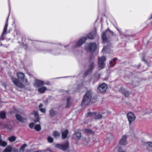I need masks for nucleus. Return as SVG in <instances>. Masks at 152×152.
<instances>
[{"label": "nucleus", "mask_w": 152, "mask_h": 152, "mask_svg": "<svg viewBox=\"0 0 152 152\" xmlns=\"http://www.w3.org/2000/svg\"><path fill=\"white\" fill-rule=\"evenodd\" d=\"M55 147L57 148L60 149L64 151H65L68 149L69 142L68 141H66L63 144H56L55 145Z\"/></svg>", "instance_id": "f03ea898"}, {"label": "nucleus", "mask_w": 152, "mask_h": 152, "mask_svg": "<svg viewBox=\"0 0 152 152\" xmlns=\"http://www.w3.org/2000/svg\"><path fill=\"white\" fill-rule=\"evenodd\" d=\"M117 60V58H114L113 59V61L114 63H115V62Z\"/></svg>", "instance_id": "37998d69"}, {"label": "nucleus", "mask_w": 152, "mask_h": 152, "mask_svg": "<svg viewBox=\"0 0 152 152\" xmlns=\"http://www.w3.org/2000/svg\"><path fill=\"white\" fill-rule=\"evenodd\" d=\"M150 114L151 115H152V112L150 113Z\"/></svg>", "instance_id": "09e8293b"}, {"label": "nucleus", "mask_w": 152, "mask_h": 152, "mask_svg": "<svg viewBox=\"0 0 152 152\" xmlns=\"http://www.w3.org/2000/svg\"><path fill=\"white\" fill-rule=\"evenodd\" d=\"M32 115L34 116V121L35 122H39V118L38 114L37 112L36 111H33L31 112Z\"/></svg>", "instance_id": "1a4fd4ad"}, {"label": "nucleus", "mask_w": 152, "mask_h": 152, "mask_svg": "<svg viewBox=\"0 0 152 152\" xmlns=\"http://www.w3.org/2000/svg\"><path fill=\"white\" fill-rule=\"evenodd\" d=\"M53 135L54 137H57L60 136V134L58 132L56 131H55L53 132Z\"/></svg>", "instance_id": "2f4dec72"}, {"label": "nucleus", "mask_w": 152, "mask_h": 152, "mask_svg": "<svg viewBox=\"0 0 152 152\" xmlns=\"http://www.w3.org/2000/svg\"><path fill=\"white\" fill-rule=\"evenodd\" d=\"M106 60V57L104 56H102L101 57H99L98 59V62H99L100 60L101 62L104 63V61Z\"/></svg>", "instance_id": "a878e982"}, {"label": "nucleus", "mask_w": 152, "mask_h": 152, "mask_svg": "<svg viewBox=\"0 0 152 152\" xmlns=\"http://www.w3.org/2000/svg\"><path fill=\"white\" fill-rule=\"evenodd\" d=\"M145 145L147 147V150L151 152H152V142H148L146 143Z\"/></svg>", "instance_id": "4468645a"}, {"label": "nucleus", "mask_w": 152, "mask_h": 152, "mask_svg": "<svg viewBox=\"0 0 152 152\" xmlns=\"http://www.w3.org/2000/svg\"><path fill=\"white\" fill-rule=\"evenodd\" d=\"M96 47L97 46L96 44L95 43H92L89 44L88 46H86V49L87 51L93 52L95 50Z\"/></svg>", "instance_id": "20e7f679"}, {"label": "nucleus", "mask_w": 152, "mask_h": 152, "mask_svg": "<svg viewBox=\"0 0 152 152\" xmlns=\"http://www.w3.org/2000/svg\"><path fill=\"white\" fill-rule=\"evenodd\" d=\"M117 29L118 30V31H119V32L121 33L120 31L119 30H118V29Z\"/></svg>", "instance_id": "49530a36"}, {"label": "nucleus", "mask_w": 152, "mask_h": 152, "mask_svg": "<svg viewBox=\"0 0 152 152\" xmlns=\"http://www.w3.org/2000/svg\"><path fill=\"white\" fill-rule=\"evenodd\" d=\"M27 145L26 144H24L22 146L20 147V148L19 149L20 150V152L21 151H24L25 148L26 147Z\"/></svg>", "instance_id": "72a5a7b5"}, {"label": "nucleus", "mask_w": 152, "mask_h": 152, "mask_svg": "<svg viewBox=\"0 0 152 152\" xmlns=\"http://www.w3.org/2000/svg\"><path fill=\"white\" fill-rule=\"evenodd\" d=\"M42 105L41 104H40L39 105V109H40V108H41V107H42Z\"/></svg>", "instance_id": "c03bdc74"}, {"label": "nucleus", "mask_w": 152, "mask_h": 152, "mask_svg": "<svg viewBox=\"0 0 152 152\" xmlns=\"http://www.w3.org/2000/svg\"><path fill=\"white\" fill-rule=\"evenodd\" d=\"M107 88V85L104 83H103L99 85L98 89L100 91L104 92L106 91Z\"/></svg>", "instance_id": "6e6552de"}, {"label": "nucleus", "mask_w": 152, "mask_h": 152, "mask_svg": "<svg viewBox=\"0 0 152 152\" xmlns=\"http://www.w3.org/2000/svg\"><path fill=\"white\" fill-rule=\"evenodd\" d=\"M8 26V20H7L4 27L3 31L2 34V35L5 34L7 31V28Z\"/></svg>", "instance_id": "5701e85b"}, {"label": "nucleus", "mask_w": 152, "mask_h": 152, "mask_svg": "<svg viewBox=\"0 0 152 152\" xmlns=\"http://www.w3.org/2000/svg\"><path fill=\"white\" fill-rule=\"evenodd\" d=\"M44 84V82L43 81L40 80H37L35 81L34 86L36 87H38L42 86Z\"/></svg>", "instance_id": "9b49d317"}, {"label": "nucleus", "mask_w": 152, "mask_h": 152, "mask_svg": "<svg viewBox=\"0 0 152 152\" xmlns=\"http://www.w3.org/2000/svg\"><path fill=\"white\" fill-rule=\"evenodd\" d=\"M134 138H135V139H136L137 140V137H134Z\"/></svg>", "instance_id": "a18cd8bd"}, {"label": "nucleus", "mask_w": 152, "mask_h": 152, "mask_svg": "<svg viewBox=\"0 0 152 152\" xmlns=\"http://www.w3.org/2000/svg\"><path fill=\"white\" fill-rule=\"evenodd\" d=\"M127 137L128 136L127 135L125 134L123 135L119 141L118 144L119 145H126L128 143L127 140Z\"/></svg>", "instance_id": "7ed1b4c3"}, {"label": "nucleus", "mask_w": 152, "mask_h": 152, "mask_svg": "<svg viewBox=\"0 0 152 152\" xmlns=\"http://www.w3.org/2000/svg\"><path fill=\"white\" fill-rule=\"evenodd\" d=\"M113 137L112 135L110 134H108L106 135V139L107 140H110Z\"/></svg>", "instance_id": "c756f323"}, {"label": "nucleus", "mask_w": 152, "mask_h": 152, "mask_svg": "<svg viewBox=\"0 0 152 152\" xmlns=\"http://www.w3.org/2000/svg\"><path fill=\"white\" fill-rule=\"evenodd\" d=\"M127 117L130 124H131L134 122L136 118L134 115L131 112H129L127 114Z\"/></svg>", "instance_id": "0eeeda50"}, {"label": "nucleus", "mask_w": 152, "mask_h": 152, "mask_svg": "<svg viewBox=\"0 0 152 152\" xmlns=\"http://www.w3.org/2000/svg\"><path fill=\"white\" fill-rule=\"evenodd\" d=\"M34 129L37 131H39L41 129V127L40 124L36 125L34 128Z\"/></svg>", "instance_id": "cd10ccee"}, {"label": "nucleus", "mask_w": 152, "mask_h": 152, "mask_svg": "<svg viewBox=\"0 0 152 152\" xmlns=\"http://www.w3.org/2000/svg\"><path fill=\"white\" fill-rule=\"evenodd\" d=\"M48 142L50 143H52L53 142V139L50 136H48L47 138Z\"/></svg>", "instance_id": "e433bc0d"}, {"label": "nucleus", "mask_w": 152, "mask_h": 152, "mask_svg": "<svg viewBox=\"0 0 152 152\" xmlns=\"http://www.w3.org/2000/svg\"><path fill=\"white\" fill-rule=\"evenodd\" d=\"M17 119L21 122H24L26 121V119L23 118L20 115L17 114L16 115Z\"/></svg>", "instance_id": "2eb2a0df"}, {"label": "nucleus", "mask_w": 152, "mask_h": 152, "mask_svg": "<svg viewBox=\"0 0 152 152\" xmlns=\"http://www.w3.org/2000/svg\"><path fill=\"white\" fill-rule=\"evenodd\" d=\"M6 115L5 113L4 112H1L0 113V117L4 119L5 118Z\"/></svg>", "instance_id": "7c9ffc66"}, {"label": "nucleus", "mask_w": 152, "mask_h": 152, "mask_svg": "<svg viewBox=\"0 0 152 152\" xmlns=\"http://www.w3.org/2000/svg\"><path fill=\"white\" fill-rule=\"evenodd\" d=\"M34 125V123L32 122L29 124V126L30 128L32 129L33 128Z\"/></svg>", "instance_id": "4c0bfd02"}, {"label": "nucleus", "mask_w": 152, "mask_h": 152, "mask_svg": "<svg viewBox=\"0 0 152 152\" xmlns=\"http://www.w3.org/2000/svg\"><path fill=\"white\" fill-rule=\"evenodd\" d=\"M17 77L19 80L22 83H27V80L25 79L24 74L22 72H18L17 74Z\"/></svg>", "instance_id": "39448f33"}, {"label": "nucleus", "mask_w": 152, "mask_h": 152, "mask_svg": "<svg viewBox=\"0 0 152 152\" xmlns=\"http://www.w3.org/2000/svg\"><path fill=\"white\" fill-rule=\"evenodd\" d=\"M89 139L88 138L83 139L82 140V144L84 145L88 146L89 145Z\"/></svg>", "instance_id": "dca6fc26"}, {"label": "nucleus", "mask_w": 152, "mask_h": 152, "mask_svg": "<svg viewBox=\"0 0 152 152\" xmlns=\"http://www.w3.org/2000/svg\"><path fill=\"white\" fill-rule=\"evenodd\" d=\"M39 110L42 113H45V109L40 108Z\"/></svg>", "instance_id": "a19ab883"}, {"label": "nucleus", "mask_w": 152, "mask_h": 152, "mask_svg": "<svg viewBox=\"0 0 152 152\" xmlns=\"http://www.w3.org/2000/svg\"><path fill=\"white\" fill-rule=\"evenodd\" d=\"M50 114L51 116H53L55 114V112L53 110H50Z\"/></svg>", "instance_id": "ea45409f"}, {"label": "nucleus", "mask_w": 152, "mask_h": 152, "mask_svg": "<svg viewBox=\"0 0 152 152\" xmlns=\"http://www.w3.org/2000/svg\"><path fill=\"white\" fill-rule=\"evenodd\" d=\"M72 137L73 138L76 140H79L81 137V134L80 133H76L73 134Z\"/></svg>", "instance_id": "f3484780"}, {"label": "nucleus", "mask_w": 152, "mask_h": 152, "mask_svg": "<svg viewBox=\"0 0 152 152\" xmlns=\"http://www.w3.org/2000/svg\"><path fill=\"white\" fill-rule=\"evenodd\" d=\"M109 64L110 66L112 67L115 65V63L113 61H110L109 63Z\"/></svg>", "instance_id": "58836bf2"}, {"label": "nucleus", "mask_w": 152, "mask_h": 152, "mask_svg": "<svg viewBox=\"0 0 152 152\" xmlns=\"http://www.w3.org/2000/svg\"><path fill=\"white\" fill-rule=\"evenodd\" d=\"M87 37L89 39H93L94 37V34L92 33H89L88 34Z\"/></svg>", "instance_id": "c9c22d12"}, {"label": "nucleus", "mask_w": 152, "mask_h": 152, "mask_svg": "<svg viewBox=\"0 0 152 152\" xmlns=\"http://www.w3.org/2000/svg\"><path fill=\"white\" fill-rule=\"evenodd\" d=\"M91 93L90 91H88L85 94L82 103V105H88L91 100Z\"/></svg>", "instance_id": "f257e3e1"}, {"label": "nucleus", "mask_w": 152, "mask_h": 152, "mask_svg": "<svg viewBox=\"0 0 152 152\" xmlns=\"http://www.w3.org/2000/svg\"><path fill=\"white\" fill-rule=\"evenodd\" d=\"M98 65L99 69H101L104 67L105 64L104 63L101 62L99 60V62H98Z\"/></svg>", "instance_id": "6ab92c4d"}, {"label": "nucleus", "mask_w": 152, "mask_h": 152, "mask_svg": "<svg viewBox=\"0 0 152 152\" xmlns=\"http://www.w3.org/2000/svg\"><path fill=\"white\" fill-rule=\"evenodd\" d=\"M12 80L13 83L16 86L20 88L24 87V85L22 83L18 82V80L16 78H12Z\"/></svg>", "instance_id": "9d476101"}, {"label": "nucleus", "mask_w": 152, "mask_h": 152, "mask_svg": "<svg viewBox=\"0 0 152 152\" xmlns=\"http://www.w3.org/2000/svg\"><path fill=\"white\" fill-rule=\"evenodd\" d=\"M83 131L86 133L91 134H94V133L91 129H84Z\"/></svg>", "instance_id": "c85d7f7f"}, {"label": "nucleus", "mask_w": 152, "mask_h": 152, "mask_svg": "<svg viewBox=\"0 0 152 152\" xmlns=\"http://www.w3.org/2000/svg\"><path fill=\"white\" fill-rule=\"evenodd\" d=\"M94 62H93L91 63L90 66H89V69L87 71V72L88 73H91V70L92 69H93L94 68Z\"/></svg>", "instance_id": "393cba45"}, {"label": "nucleus", "mask_w": 152, "mask_h": 152, "mask_svg": "<svg viewBox=\"0 0 152 152\" xmlns=\"http://www.w3.org/2000/svg\"><path fill=\"white\" fill-rule=\"evenodd\" d=\"M7 145L6 142L3 141L1 138V135H0V145L2 147H5Z\"/></svg>", "instance_id": "412c9836"}, {"label": "nucleus", "mask_w": 152, "mask_h": 152, "mask_svg": "<svg viewBox=\"0 0 152 152\" xmlns=\"http://www.w3.org/2000/svg\"><path fill=\"white\" fill-rule=\"evenodd\" d=\"M12 151V147L10 146L7 147L3 152H11Z\"/></svg>", "instance_id": "b1692460"}, {"label": "nucleus", "mask_w": 152, "mask_h": 152, "mask_svg": "<svg viewBox=\"0 0 152 152\" xmlns=\"http://www.w3.org/2000/svg\"><path fill=\"white\" fill-rule=\"evenodd\" d=\"M120 91L124 96L126 97L128 96L130 94L129 92L123 88H121Z\"/></svg>", "instance_id": "ddd939ff"}, {"label": "nucleus", "mask_w": 152, "mask_h": 152, "mask_svg": "<svg viewBox=\"0 0 152 152\" xmlns=\"http://www.w3.org/2000/svg\"><path fill=\"white\" fill-rule=\"evenodd\" d=\"M70 100L71 99L70 98H69L67 99V104L66 105V107H70Z\"/></svg>", "instance_id": "473e14b6"}, {"label": "nucleus", "mask_w": 152, "mask_h": 152, "mask_svg": "<svg viewBox=\"0 0 152 152\" xmlns=\"http://www.w3.org/2000/svg\"><path fill=\"white\" fill-rule=\"evenodd\" d=\"M5 127L9 129H11L13 128L12 126H7Z\"/></svg>", "instance_id": "79ce46f5"}, {"label": "nucleus", "mask_w": 152, "mask_h": 152, "mask_svg": "<svg viewBox=\"0 0 152 152\" xmlns=\"http://www.w3.org/2000/svg\"><path fill=\"white\" fill-rule=\"evenodd\" d=\"M16 139V137L14 136H12L9 137L8 138V140L11 142H13L15 141Z\"/></svg>", "instance_id": "bb28decb"}, {"label": "nucleus", "mask_w": 152, "mask_h": 152, "mask_svg": "<svg viewBox=\"0 0 152 152\" xmlns=\"http://www.w3.org/2000/svg\"><path fill=\"white\" fill-rule=\"evenodd\" d=\"M88 116H93V117L96 119H100L102 118V115L100 114H98L96 115L95 116H94L95 115L94 113H88Z\"/></svg>", "instance_id": "f8f14e48"}, {"label": "nucleus", "mask_w": 152, "mask_h": 152, "mask_svg": "<svg viewBox=\"0 0 152 152\" xmlns=\"http://www.w3.org/2000/svg\"><path fill=\"white\" fill-rule=\"evenodd\" d=\"M46 88L45 87H42L39 88L38 89V91L41 93H43L46 90Z\"/></svg>", "instance_id": "4be33fe9"}, {"label": "nucleus", "mask_w": 152, "mask_h": 152, "mask_svg": "<svg viewBox=\"0 0 152 152\" xmlns=\"http://www.w3.org/2000/svg\"><path fill=\"white\" fill-rule=\"evenodd\" d=\"M12 152H20V150L19 149H18L15 148H12Z\"/></svg>", "instance_id": "f704fd0d"}, {"label": "nucleus", "mask_w": 152, "mask_h": 152, "mask_svg": "<svg viewBox=\"0 0 152 152\" xmlns=\"http://www.w3.org/2000/svg\"><path fill=\"white\" fill-rule=\"evenodd\" d=\"M68 133V130H65L62 133V136L63 139H64L66 137Z\"/></svg>", "instance_id": "aec40b11"}, {"label": "nucleus", "mask_w": 152, "mask_h": 152, "mask_svg": "<svg viewBox=\"0 0 152 152\" xmlns=\"http://www.w3.org/2000/svg\"><path fill=\"white\" fill-rule=\"evenodd\" d=\"M113 33L110 30H107L104 32L103 33L102 36V38L104 42H105L107 40L106 36H109L113 35Z\"/></svg>", "instance_id": "423d86ee"}, {"label": "nucleus", "mask_w": 152, "mask_h": 152, "mask_svg": "<svg viewBox=\"0 0 152 152\" xmlns=\"http://www.w3.org/2000/svg\"><path fill=\"white\" fill-rule=\"evenodd\" d=\"M86 39L85 37H83L80 39L77 44V46H79L82 45L86 41Z\"/></svg>", "instance_id": "a211bd4d"}, {"label": "nucleus", "mask_w": 152, "mask_h": 152, "mask_svg": "<svg viewBox=\"0 0 152 152\" xmlns=\"http://www.w3.org/2000/svg\"><path fill=\"white\" fill-rule=\"evenodd\" d=\"M151 18L152 19V14L151 15Z\"/></svg>", "instance_id": "8fccbe9b"}, {"label": "nucleus", "mask_w": 152, "mask_h": 152, "mask_svg": "<svg viewBox=\"0 0 152 152\" xmlns=\"http://www.w3.org/2000/svg\"><path fill=\"white\" fill-rule=\"evenodd\" d=\"M105 48H103V50H105Z\"/></svg>", "instance_id": "de8ad7c7"}]
</instances>
